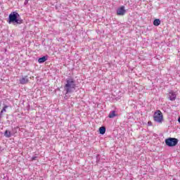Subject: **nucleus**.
<instances>
[{
    "label": "nucleus",
    "mask_w": 180,
    "mask_h": 180,
    "mask_svg": "<svg viewBox=\"0 0 180 180\" xmlns=\"http://www.w3.org/2000/svg\"><path fill=\"white\" fill-rule=\"evenodd\" d=\"M77 88V82H75V79L71 77H68L65 79L64 91L65 92V95H68V94H72L74 91H75Z\"/></svg>",
    "instance_id": "nucleus-1"
},
{
    "label": "nucleus",
    "mask_w": 180,
    "mask_h": 180,
    "mask_svg": "<svg viewBox=\"0 0 180 180\" xmlns=\"http://www.w3.org/2000/svg\"><path fill=\"white\" fill-rule=\"evenodd\" d=\"M8 23H13L14 25H22L23 23V20L20 18V15L16 11L11 12L8 15Z\"/></svg>",
    "instance_id": "nucleus-2"
},
{
    "label": "nucleus",
    "mask_w": 180,
    "mask_h": 180,
    "mask_svg": "<svg viewBox=\"0 0 180 180\" xmlns=\"http://www.w3.org/2000/svg\"><path fill=\"white\" fill-rule=\"evenodd\" d=\"M178 139L176 138H167L165 140V143L167 147H175L178 144Z\"/></svg>",
    "instance_id": "nucleus-3"
},
{
    "label": "nucleus",
    "mask_w": 180,
    "mask_h": 180,
    "mask_svg": "<svg viewBox=\"0 0 180 180\" xmlns=\"http://www.w3.org/2000/svg\"><path fill=\"white\" fill-rule=\"evenodd\" d=\"M153 119L155 122H157V123H162V112H161L160 110H158L157 112H155L154 114Z\"/></svg>",
    "instance_id": "nucleus-4"
},
{
    "label": "nucleus",
    "mask_w": 180,
    "mask_h": 180,
    "mask_svg": "<svg viewBox=\"0 0 180 180\" xmlns=\"http://www.w3.org/2000/svg\"><path fill=\"white\" fill-rule=\"evenodd\" d=\"M168 99L169 101H174L176 99V94L173 91H170L168 93Z\"/></svg>",
    "instance_id": "nucleus-5"
},
{
    "label": "nucleus",
    "mask_w": 180,
    "mask_h": 180,
    "mask_svg": "<svg viewBox=\"0 0 180 180\" xmlns=\"http://www.w3.org/2000/svg\"><path fill=\"white\" fill-rule=\"evenodd\" d=\"M126 13V10L124 9V6H121L117 10V15L119 16H123Z\"/></svg>",
    "instance_id": "nucleus-6"
},
{
    "label": "nucleus",
    "mask_w": 180,
    "mask_h": 180,
    "mask_svg": "<svg viewBox=\"0 0 180 180\" xmlns=\"http://www.w3.org/2000/svg\"><path fill=\"white\" fill-rule=\"evenodd\" d=\"M19 81L21 85H25L29 83V77H27V76H22Z\"/></svg>",
    "instance_id": "nucleus-7"
},
{
    "label": "nucleus",
    "mask_w": 180,
    "mask_h": 180,
    "mask_svg": "<svg viewBox=\"0 0 180 180\" xmlns=\"http://www.w3.org/2000/svg\"><path fill=\"white\" fill-rule=\"evenodd\" d=\"M116 116H117V114H116V111L115 110L111 111L108 115L110 119H113V117H116Z\"/></svg>",
    "instance_id": "nucleus-8"
},
{
    "label": "nucleus",
    "mask_w": 180,
    "mask_h": 180,
    "mask_svg": "<svg viewBox=\"0 0 180 180\" xmlns=\"http://www.w3.org/2000/svg\"><path fill=\"white\" fill-rule=\"evenodd\" d=\"M47 60V56H43L41 58H39L38 59V63L39 64H43V63H46V60Z\"/></svg>",
    "instance_id": "nucleus-9"
},
{
    "label": "nucleus",
    "mask_w": 180,
    "mask_h": 180,
    "mask_svg": "<svg viewBox=\"0 0 180 180\" xmlns=\"http://www.w3.org/2000/svg\"><path fill=\"white\" fill-rule=\"evenodd\" d=\"M4 136L7 139H10V137H12V133L10 131H8V129H6L4 132Z\"/></svg>",
    "instance_id": "nucleus-10"
},
{
    "label": "nucleus",
    "mask_w": 180,
    "mask_h": 180,
    "mask_svg": "<svg viewBox=\"0 0 180 180\" xmlns=\"http://www.w3.org/2000/svg\"><path fill=\"white\" fill-rule=\"evenodd\" d=\"M99 133L100 134H105V133H106V127H101L99 128Z\"/></svg>",
    "instance_id": "nucleus-11"
},
{
    "label": "nucleus",
    "mask_w": 180,
    "mask_h": 180,
    "mask_svg": "<svg viewBox=\"0 0 180 180\" xmlns=\"http://www.w3.org/2000/svg\"><path fill=\"white\" fill-rule=\"evenodd\" d=\"M154 26H160L161 25V20L160 19H155L153 21Z\"/></svg>",
    "instance_id": "nucleus-12"
},
{
    "label": "nucleus",
    "mask_w": 180,
    "mask_h": 180,
    "mask_svg": "<svg viewBox=\"0 0 180 180\" xmlns=\"http://www.w3.org/2000/svg\"><path fill=\"white\" fill-rule=\"evenodd\" d=\"M8 105H4V107L3 108V109L1 110V111L3 112V113L4 112H6V109H8Z\"/></svg>",
    "instance_id": "nucleus-13"
},
{
    "label": "nucleus",
    "mask_w": 180,
    "mask_h": 180,
    "mask_svg": "<svg viewBox=\"0 0 180 180\" xmlns=\"http://www.w3.org/2000/svg\"><path fill=\"white\" fill-rule=\"evenodd\" d=\"M37 160V156H34L32 158V161H36Z\"/></svg>",
    "instance_id": "nucleus-14"
},
{
    "label": "nucleus",
    "mask_w": 180,
    "mask_h": 180,
    "mask_svg": "<svg viewBox=\"0 0 180 180\" xmlns=\"http://www.w3.org/2000/svg\"><path fill=\"white\" fill-rule=\"evenodd\" d=\"M28 3H29V0H25L24 2V5H27Z\"/></svg>",
    "instance_id": "nucleus-15"
},
{
    "label": "nucleus",
    "mask_w": 180,
    "mask_h": 180,
    "mask_svg": "<svg viewBox=\"0 0 180 180\" xmlns=\"http://www.w3.org/2000/svg\"><path fill=\"white\" fill-rule=\"evenodd\" d=\"M3 115H4V112L1 111L0 112V117H2Z\"/></svg>",
    "instance_id": "nucleus-16"
},
{
    "label": "nucleus",
    "mask_w": 180,
    "mask_h": 180,
    "mask_svg": "<svg viewBox=\"0 0 180 180\" xmlns=\"http://www.w3.org/2000/svg\"><path fill=\"white\" fill-rule=\"evenodd\" d=\"M148 126H151V122H148Z\"/></svg>",
    "instance_id": "nucleus-17"
},
{
    "label": "nucleus",
    "mask_w": 180,
    "mask_h": 180,
    "mask_svg": "<svg viewBox=\"0 0 180 180\" xmlns=\"http://www.w3.org/2000/svg\"><path fill=\"white\" fill-rule=\"evenodd\" d=\"M178 122L180 124V117L178 118Z\"/></svg>",
    "instance_id": "nucleus-18"
},
{
    "label": "nucleus",
    "mask_w": 180,
    "mask_h": 180,
    "mask_svg": "<svg viewBox=\"0 0 180 180\" xmlns=\"http://www.w3.org/2000/svg\"><path fill=\"white\" fill-rule=\"evenodd\" d=\"M65 99H67V96H65Z\"/></svg>",
    "instance_id": "nucleus-19"
},
{
    "label": "nucleus",
    "mask_w": 180,
    "mask_h": 180,
    "mask_svg": "<svg viewBox=\"0 0 180 180\" xmlns=\"http://www.w3.org/2000/svg\"><path fill=\"white\" fill-rule=\"evenodd\" d=\"M1 118H2V117H0V120H1Z\"/></svg>",
    "instance_id": "nucleus-20"
}]
</instances>
